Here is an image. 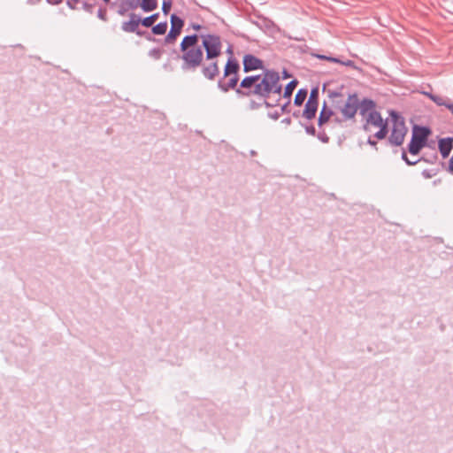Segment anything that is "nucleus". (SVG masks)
Here are the masks:
<instances>
[{
	"instance_id": "30",
	"label": "nucleus",
	"mask_w": 453,
	"mask_h": 453,
	"mask_svg": "<svg viewBox=\"0 0 453 453\" xmlns=\"http://www.w3.org/2000/svg\"><path fill=\"white\" fill-rule=\"evenodd\" d=\"M127 7L131 8V11L136 10L140 6V0H125Z\"/></svg>"
},
{
	"instance_id": "36",
	"label": "nucleus",
	"mask_w": 453,
	"mask_h": 453,
	"mask_svg": "<svg viewBox=\"0 0 453 453\" xmlns=\"http://www.w3.org/2000/svg\"><path fill=\"white\" fill-rule=\"evenodd\" d=\"M341 65H345V66H349V67L356 68L355 62L352 61V60H349V59H348L346 61H342Z\"/></svg>"
},
{
	"instance_id": "40",
	"label": "nucleus",
	"mask_w": 453,
	"mask_h": 453,
	"mask_svg": "<svg viewBox=\"0 0 453 453\" xmlns=\"http://www.w3.org/2000/svg\"><path fill=\"white\" fill-rule=\"evenodd\" d=\"M268 116L274 120H277L280 118V113L278 111L269 113Z\"/></svg>"
},
{
	"instance_id": "29",
	"label": "nucleus",
	"mask_w": 453,
	"mask_h": 453,
	"mask_svg": "<svg viewBox=\"0 0 453 453\" xmlns=\"http://www.w3.org/2000/svg\"><path fill=\"white\" fill-rule=\"evenodd\" d=\"M172 8V1L171 0H164L162 4V12L164 14L167 15Z\"/></svg>"
},
{
	"instance_id": "50",
	"label": "nucleus",
	"mask_w": 453,
	"mask_h": 453,
	"mask_svg": "<svg viewBox=\"0 0 453 453\" xmlns=\"http://www.w3.org/2000/svg\"><path fill=\"white\" fill-rule=\"evenodd\" d=\"M368 143L372 146H375L377 144V142L371 138L368 139Z\"/></svg>"
},
{
	"instance_id": "27",
	"label": "nucleus",
	"mask_w": 453,
	"mask_h": 453,
	"mask_svg": "<svg viewBox=\"0 0 453 453\" xmlns=\"http://www.w3.org/2000/svg\"><path fill=\"white\" fill-rule=\"evenodd\" d=\"M431 100L435 103L437 105L439 106H445L446 107V104L449 103V99H447L443 96H437L435 95V96H431Z\"/></svg>"
},
{
	"instance_id": "12",
	"label": "nucleus",
	"mask_w": 453,
	"mask_h": 453,
	"mask_svg": "<svg viewBox=\"0 0 453 453\" xmlns=\"http://www.w3.org/2000/svg\"><path fill=\"white\" fill-rule=\"evenodd\" d=\"M241 65L238 60L233 57H230L224 66V78H227L230 75H239Z\"/></svg>"
},
{
	"instance_id": "46",
	"label": "nucleus",
	"mask_w": 453,
	"mask_h": 453,
	"mask_svg": "<svg viewBox=\"0 0 453 453\" xmlns=\"http://www.w3.org/2000/svg\"><path fill=\"white\" fill-rule=\"evenodd\" d=\"M282 123H284L286 125H289L291 123V119L290 118H285L284 119H282Z\"/></svg>"
},
{
	"instance_id": "39",
	"label": "nucleus",
	"mask_w": 453,
	"mask_h": 453,
	"mask_svg": "<svg viewBox=\"0 0 453 453\" xmlns=\"http://www.w3.org/2000/svg\"><path fill=\"white\" fill-rule=\"evenodd\" d=\"M311 55L314 56L315 58H317L319 59H322V60L327 61V58H329V56H326V55H321V54H311Z\"/></svg>"
},
{
	"instance_id": "37",
	"label": "nucleus",
	"mask_w": 453,
	"mask_h": 453,
	"mask_svg": "<svg viewBox=\"0 0 453 453\" xmlns=\"http://www.w3.org/2000/svg\"><path fill=\"white\" fill-rule=\"evenodd\" d=\"M189 28H192L195 31H200L203 28V27L198 23H191L189 25Z\"/></svg>"
},
{
	"instance_id": "26",
	"label": "nucleus",
	"mask_w": 453,
	"mask_h": 453,
	"mask_svg": "<svg viewBox=\"0 0 453 453\" xmlns=\"http://www.w3.org/2000/svg\"><path fill=\"white\" fill-rule=\"evenodd\" d=\"M164 50L160 48H153L149 51V56L156 60L161 58Z\"/></svg>"
},
{
	"instance_id": "16",
	"label": "nucleus",
	"mask_w": 453,
	"mask_h": 453,
	"mask_svg": "<svg viewBox=\"0 0 453 453\" xmlns=\"http://www.w3.org/2000/svg\"><path fill=\"white\" fill-rule=\"evenodd\" d=\"M318 105L319 104L314 103L306 102L304 110L303 111V117L307 119H314L318 111Z\"/></svg>"
},
{
	"instance_id": "51",
	"label": "nucleus",
	"mask_w": 453,
	"mask_h": 453,
	"mask_svg": "<svg viewBox=\"0 0 453 453\" xmlns=\"http://www.w3.org/2000/svg\"><path fill=\"white\" fill-rule=\"evenodd\" d=\"M424 95H426L427 97H429L431 99V96H435V95L432 94V93H428V92H424L423 93Z\"/></svg>"
},
{
	"instance_id": "44",
	"label": "nucleus",
	"mask_w": 453,
	"mask_h": 453,
	"mask_svg": "<svg viewBox=\"0 0 453 453\" xmlns=\"http://www.w3.org/2000/svg\"><path fill=\"white\" fill-rule=\"evenodd\" d=\"M106 4L109 5V7H110L111 9H113V8H115L116 6L118 7L117 2H111V1L110 0V3H106Z\"/></svg>"
},
{
	"instance_id": "45",
	"label": "nucleus",
	"mask_w": 453,
	"mask_h": 453,
	"mask_svg": "<svg viewBox=\"0 0 453 453\" xmlns=\"http://www.w3.org/2000/svg\"><path fill=\"white\" fill-rule=\"evenodd\" d=\"M66 5H67L70 9H72V10H74V9H75V5H74L73 4H72L71 0H68V1L66 2Z\"/></svg>"
},
{
	"instance_id": "49",
	"label": "nucleus",
	"mask_w": 453,
	"mask_h": 453,
	"mask_svg": "<svg viewBox=\"0 0 453 453\" xmlns=\"http://www.w3.org/2000/svg\"><path fill=\"white\" fill-rule=\"evenodd\" d=\"M289 77H290V74L286 70H284L283 71V79H288Z\"/></svg>"
},
{
	"instance_id": "38",
	"label": "nucleus",
	"mask_w": 453,
	"mask_h": 453,
	"mask_svg": "<svg viewBox=\"0 0 453 453\" xmlns=\"http://www.w3.org/2000/svg\"><path fill=\"white\" fill-rule=\"evenodd\" d=\"M448 172L453 175V156L450 157L449 161Z\"/></svg>"
},
{
	"instance_id": "20",
	"label": "nucleus",
	"mask_w": 453,
	"mask_h": 453,
	"mask_svg": "<svg viewBox=\"0 0 453 453\" xmlns=\"http://www.w3.org/2000/svg\"><path fill=\"white\" fill-rule=\"evenodd\" d=\"M159 13H153L148 17L142 19V26L145 27H152L154 23L158 19Z\"/></svg>"
},
{
	"instance_id": "5",
	"label": "nucleus",
	"mask_w": 453,
	"mask_h": 453,
	"mask_svg": "<svg viewBox=\"0 0 453 453\" xmlns=\"http://www.w3.org/2000/svg\"><path fill=\"white\" fill-rule=\"evenodd\" d=\"M129 19L123 21L121 24V30L125 33H134L138 36L145 37L150 42H156V38L153 37L147 31L141 30L139 26L142 25V17L134 12L128 13Z\"/></svg>"
},
{
	"instance_id": "17",
	"label": "nucleus",
	"mask_w": 453,
	"mask_h": 453,
	"mask_svg": "<svg viewBox=\"0 0 453 453\" xmlns=\"http://www.w3.org/2000/svg\"><path fill=\"white\" fill-rule=\"evenodd\" d=\"M144 12H153L157 8V0H140V6Z\"/></svg>"
},
{
	"instance_id": "23",
	"label": "nucleus",
	"mask_w": 453,
	"mask_h": 453,
	"mask_svg": "<svg viewBox=\"0 0 453 453\" xmlns=\"http://www.w3.org/2000/svg\"><path fill=\"white\" fill-rule=\"evenodd\" d=\"M402 159L408 165H415L417 163L420 161H426L428 163H433V161L427 160L425 157H420L418 159H416L414 161H411V159L408 157L406 151L403 150L402 152Z\"/></svg>"
},
{
	"instance_id": "8",
	"label": "nucleus",
	"mask_w": 453,
	"mask_h": 453,
	"mask_svg": "<svg viewBox=\"0 0 453 453\" xmlns=\"http://www.w3.org/2000/svg\"><path fill=\"white\" fill-rule=\"evenodd\" d=\"M243 72L248 73L256 70H263L265 68L264 61L252 54H245L242 58Z\"/></svg>"
},
{
	"instance_id": "13",
	"label": "nucleus",
	"mask_w": 453,
	"mask_h": 453,
	"mask_svg": "<svg viewBox=\"0 0 453 453\" xmlns=\"http://www.w3.org/2000/svg\"><path fill=\"white\" fill-rule=\"evenodd\" d=\"M438 148L442 158H447L453 149V137L440 139Z\"/></svg>"
},
{
	"instance_id": "41",
	"label": "nucleus",
	"mask_w": 453,
	"mask_h": 453,
	"mask_svg": "<svg viewBox=\"0 0 453 453\" xmlns=\"http://www.w3.org/2000/svg\"><path fill=\"white\" fill-rule=\"evenodd\" d=\"M327 61L333 62V63H338V64H341V62H342L341 59L334 58V57H330V56H329V58H327Z\"/></svg>"
},
{
	"instance_id": "43",
	"label": "nucleus",
	"mask_w": 453,
	"mask_h": 453,
	"mask_svg": "<svg viewBox=\"0 0 453 453\" xmlns=\"http://www.w3.org/2000/svg\"><path fill=\"white\" fill-rule=\"evenodd\" d=\"M446 108L449 109L451 113L453 114V103L450 102V100L449 101V103L446 104Z\"/></svg>"
},
{
	"instance_id": "33",
	"label": "nucleus",
	"mask_w": 453,
	"mask_h": 453,
	"mask_svg": "<svg viewBox=\"0 0 453 453\" xmlns=\"http://www.w3.org/2000/svg\"><path fill=\"white\" fill-rule=\"evenodd\" d=\"M422 175L426 179H431L435 175V173L431 170L426 169L422 172Z\"/></svg>"
},
{
	"instance_id": "25",
	"label": "nucleus",
	"mask_w": 453,
	"mask_h": 453,
	"mask_svg": "<svg viewBox=\"0 0 453 453\" xmlns=\"http://www.w3.org/2000/svg\"><path fill=\"white\" fill-rule=\"evenodd\" d=\"M129 11H131V8L127 7L125 0H122V2L118 4L117 13L119 16H125Z\"/></svg>"
},
{
	"instance_id": "47",
	"label": "nucleus",
	"mask_w": 453,
	"mask_h": 453,
	"mask_svg": "<svg viewBox=\"0 0 453 453\" xmlns=\"http://www.w3.org/2000/svg\"><path fill=\"white\" fill-rule=\"evenodd\" d=\"M258 106H260V104H256L254 101H252V102L250 103V108H251V109H256V108H257Z\"/></svg>"
},
{
	"instance_id": "34",
	"label": "nucleus",
	"mask_w": 453,
	"mask_h": 453,
	"mask_svg": "<svg viewBox=\"0 0 453 453\" xmlns=\"http://www.w3.org/2000/svg\"><path fill=\"white\" fill-rule=\"evenodd\" d=\"M318 138L324 143H327L329 142V137L324 132L319 133L318 134Z\"/></svg>"
},
{
	"instance_id": "28",
	"label": "nucleus",
	"mask_w": 453,
	"mask_h": 453,
	"mask_svg": "<svg viewBox=\"0 0 453 453\" xmlns=\"http://www.w3.org/2000/svg\"><path fill=\"white\" fill-rule=\"evenodd\" d=\"M97 17L104 22L108 21L107 11L105 7H100L98 9Z\"/></svg>"
},
{
	"instance_id": "14",
	"label": "nucleus",
	"mask_w": 453,
	"mask_h": 453,
	"mask_svg": "<svg viewBox=\"0 0 453 453\" xmlns=\"http://www.w3.org/2000/svg\"><path fill=\"white\" fill-rule=\"evenodd\" d=\"M376 103L370 98H364L362 101H359V113L363 117H365L369 112L376 111Z\"/></svg>"
},
{
	"instance_id": "6",
	"label": "nucleus",
	"mask_w": 453,
	"mask_h": 453,
	"mask_svg": "<svg viewBox=\"0 0 453 453\" xmlns=\"http://www.w3.org/2000/svg\"><path fill=\"white\" fill-rule=\"evenodd\" d=\"M171 29L167 35L164 39L165 44L173 43L178 36L180 35L184 26V20L175 13H173L170 17Z\"/></svg>"
},
{
	"instance_id": "21",
	"label": "nucleus",
	"mask_w": 453,
	"mask_h": 453,
	"mask_svg": "<svg viewBox=\"0 0 453 453\" xmlns=\"http://www.w3.org/2000/svg\"><path fill=\"white\" fill-rule=\"evenodd\" d=\"M167 30V22H160L151 27V32L156 35H163L166 33Z\"/></svg>"
},
{
	"instance_id": "4",
	"label": "nucleus",
	"mask_w": 453,
	"mask_h": 453,
	"mask_svg": "<svg viewBox=\"0 0 453 453\" xmlns=\"http://www.w3.org/2000/svg\"><path fill=\"white\" fill-rule=\"evenodd\" d=\"M431 130L427 127L414 126L410 143L408 144V151L411 155L419 154L420 150L426 145Z\"/></svg>"
},
{
	"instance_id": "19",
	"label": "nucleus",
	"mask_w": 453,
	"mask_h": 453,
	"mask_svg": "<svg viewBox=\"0 0 453 453\" xmlns=\"http://www.w3.org/2000/svg\"><path fill=\"white\" fill-rule=\"evenodd\" d=\"M308 95V91L305 88H300L296 94L294 104L296 106H301L305 101Z\"/></svg>"
},
{
	"instance_id": "42",
	"label": "nucleus",
	"mask_w": 453,
	"mask_h": 453,
	"mask_svg": "<svg viewBox=\"0 0 453 453\" xmlns=\"http://www.w3.org/2000/svg\"><path fill=\"white\" fill-rule=\"evenodd\" d=\"M290 104V100H288L285 104L281 106V112H287L288 111V106Z\"/></svg>"
},
{
	"instance_id": "31",
	"label": "nucleus",
	"mask_w": 453,
	"mask_h": 453,
	"mask_svg": "<svg viewBox=\"0 0 453 453\" xmlns=\"http://www.w3.org/2000/svg\"><path fill=\"white\" fill-rule=\"evenodd\" d=\"M327 95L330 98H336V97H340L342 96V92L341 91H337V90H331L329 89L327 91Z\"/></svg>"
},
{
	"instance_id": "53",
	"label": "nucleus",
	"mask_w": 453,
	"mask_h": 453,
	"mask_svg": "<svg viewBox=\"0 0 453 453\" xmlns=\"http://www.w3.org/2000/svg\"><path fill=\"white\" fill-rule=\"evenodd\" d=\"M293 115H294L295 117H297V116H298V114H297L296 112H294V114H293Z\"/></svg>"
},
{
	"instance_id": "48",
	"label": "nucleus",
	"mask_w": 453,
	"mask_h": 453,
	"mask_svg": "<svg viewBox=\"0 0 453 453\" xmlns=\"http://www.w3.org/2000/svg\"><path fill=\"white\" fill-rule=\"evenodd\" d=\"M53 0H47L48 3L51 4H59L62 0H56V2H52Z\"/></svg>"
},
{
	"instance_id": "24",
	"label": "nucleus",
	"mask_w": 453,
	"mask_h": 453,
	"mask_svg": "<svg viewBox=\"0 0 453 453\" xmlns=\"http://www.w3.org/2000/svg\"><path fill=\"white\" fill-rule=\"evenodd\" d=\"M319 88L318 87L312 88L307 102L319 104Z\"/></svg>"
},
{
	"instance_id": "54",
	"label": "nucleus",
	"mask_w": 453,
	"mask_h": 453,
	"mask_svg": "<svg viewBox=\"0 0 453 453\" xmlns=\"http://www.w3.org/2000/svg\"><path fill=\"white\" fill-rule=\"evenodd\" d=\"M436 159H437V156H436V155H434V160H436Z\"/></svg>"
},
{
	"instance_id": "22",
	"label": "nucleus",
	"mask_w": 453,
	"mask_h": 453,
	"mask_svg": "<svg viewBox=\"0 0 453 453\" xmlns=\"http://www.w3.org/2000/svg\"><path fill=\"white\" fill-rule=\"evenodd\" d=\"M377 127H380V130L375 133L374 136L379 140L385 139L388 134V121L385 120L381 123V126H378Z\"/></svg>"
},
{
	"instance_id": "18",
	"label": "nucleus",
	"mask_w": 453,
	"mask_h": 453,
	"mask_svg": "<svg viewBox=\"0 0 453 453\" xmlns=\"http://www.w3.org/2000/svg\"><path fill=\"white\" fill-rule=\"evenodd\" d=\"M297 84H298L297 80H293V81H289L284 88L283 97L290 100L292 94H293L294 90L296 89Z\"/></svg>"
},
{
	"instance_id": "52",
	"label": "nucleus",
	"mask_w": 453,
	"mask_h": 453,
	"mask_svg": "<svg viewBox=\"0 0 453 453\" xmlns=\"http://www.w3.org/2000/svg\"><path fill=\"white\" fill-rule=\"evenodd\" d=\"M226 52H227L228 54H230V55H232V54H233V49H232V46H229V47L227 48Z\"/></svg>"
},
{
	"instance_id": "1",
	"label": "nucleus",
	"mask_w": 453,
	"mask_h": 453,
	"mask_svg": "<svg viewBox=\"0 0 453 453\" xmlns=\"http://www.w3.org/2000/svg\"><path fill=\"white\" fill-rule=\"evenodd\" d=\"M222 40L216 34H192L185 35L180 43L184 72H195L198 68L208 81H214L219 75V58L222 55Z\"/></svg>"
},
{
	"instance_id": "3",
	"label": "nucleus",
	"mask_w": 453,
	"mask_h": 453,
	"mask_svg": "<svg viewBox=\"0 0 453 453\" xmlns=\"http://www.w3.org/2000/svg\"><path fill=\"white\" fill-rule=\"evenodd\" d=\"M389 116L393 122V127L388 137V142L391 145L401 146L403 143L404 137L407 134L404 119L394 110L389 111Z\"/></svg>"
},
{
	"instance_id": "7",
	"label": "nucleus",
	"mask_w": 453,
	"mask_h": 453,
	"mask_svg": "<svg viewBox=\"0 0 453 453\" xmlns=\"http://www.w3.org/2000/svg\"><path fill=\"white\" fill-rule=\"evenodd\" d=\"M359 105V98L357 93L350 94L348 96V99L341 109V112L342 113L345 119H350L355 117L357 111L358 110Z\"/></svg>"
},
{
	"instance_id": "2",
	"label": "nucleus",
	"mask_w": 453,
	"mask_h": 453,
	"mask_svg": "<svg viewBox=\"0 0 453 453\" xmlns=\"http://www.w3.org/2000/svg\"><path fill=\"white\" fill-rule=\"evenodd\" d=\"M269 71L265 69L261 74L245 76L239 84L237 96L239 97H257L263 99V104L267 108L279 104L280 98L273 103L267 100V89L269 88Z\"/></svg>"
},
{
	"instance_id": "15",
	"label": "nucleus",
	"mask_w": 453,
	"mask_h": 453,
	"mask_svg": "<svg viewBox=\"0 0 453 453\" xmlns=\"http://www.w3.org/2000/svg\"><path fill=\"white\" fill-rule=\"evenodd\" d=\"M333 115H334V111L330 108L327 107L326 103L325 102L322 106V109L319 112V119H318L319 127H322L326 123H327Z\"/></svg>"
},
{
	"instance_id": "9",
	"label": "nucleus",
	"mask_w": 453,
	"mask_h": 453,
	"mask_svg": "<svg viewBox=\"0 0 453 453\" xmlns=\"http://www.w3.org/2000/svg\"><path fill=\"white\" fill-rule=\"evenodd\" d=\"M280 73L273 69L269 71V88L267 89V100L270 99L271 94L278 95V98L280 99L282 93V85L280 84Z\"/></svg>"
},
{
	"instance_id": "32",
	"label": "nucleus",
	"mask_w": 453,
	"mask_h": 453,
	"mask_svg": "<svg viewBox=\"0 0 453 453\" xmlns=\"http://www.w3.org/2000/svg\"><path fill=\"white\" fill-rule=\"evenodd\" d=\"M82 8L87 12L92 13L93 12V9H94V5L92 4H88L87 2H84L82 4Z\"/></svg>"
},
{
	"instance_id": "35",
	"label": "nucleus",
	"mask_w": 453,
	"mask_h": 453,
	"mask_svg": "<svg viewBox=\"0 0 453 453\" xmlns=\"http://www.w3.org/2000/svg\"><path fill=\"white\" fill-rule=\"evenodd\" d=\"M305 131L310 135H312V136L316 135V129H315V127L312 125L306 126L305 127Z\"/></svg>"
},
{
	"instance_id": "11",
	"label": "nucleus",
	"mask_w": 453,
	"mask_h": 453,
	"mask_svg": "<svg viewBox=\"0 0 453 453\" xmlns=\"http://www.w3.org/2000/svg\"><path fill=\"white\" fill-rule=\"evenodd\" d=\"M365 118V123L363 126V129L366 132L370 131L369 125L378 127L381 126V123L385 121L381 114L377 111L369 112Z\"/></svg>"
},
{
	"instance_id": "10",
	"label": "nucleus",
	"mask_w": 453,
	"mask_h": 453,
	"mask_svg": "<svg viewBox=\"0 0 453 453\" xmlns=\"http://www.w3.org/2000/svg\"><path fill=\"white\" fill-rule=\"evenodd\" d=\"M240 81L239 75H230L227 78H224V76L219 79L217 82L218 88L223 93H227L230 90H234L237 94V90L239 88L238 82Z\"/></svg>"
}]
</instances>
